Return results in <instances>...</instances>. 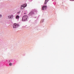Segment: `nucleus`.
I'll return each mask as SVG.
<instances>
[{
	"label": "nucleus",
	"mask_w": 74,
	"mask_h": 74,
	"mask_svg": "<svg viewBox=\"0 0 74 74\" xmlns=\"http://www.w3.org/2000/svg\"><path fill=\"white\" fill-rule=\"evenodd\" d=\"M19 25L16 23H14L13 25V28H16Z\"/></svg>",
	"instance_id": "obj_2"
},
{
	"label": "nucleus",
	"mask_w": 74,
	"mask_h": 74,
	"mask_svg": "<svg viewBox=\"0 0 74 74\" xmlns=\"http://www.w3.org/2000/svg\"><path fill=\"white\" fill-rule=\"evenodd\" d=\"M2 17V15H0V18H1Z\"/></svg>",
	"instance_id": "obj_11"
},
{
	"label": "nucleus",
	"mask_w": 74,
	"mask_h": 74,
	"mask_svg": "<svg viewBox=\"0 0 74 74\" xmlns=\"http://www.w3.org/2000/svg\"><path fill=\"white\" fill-rule=\"evenodd\" d=\"M24 8H23V7H22V6H21V10H23V9Z\"/></svg>",
	"instance_id": "obj_9"
},
{
	"label": "nucleus",
	"mask_w": 74,
	"mask_h": 74,
	"mask_svg": "<svg viewBox=\"0 0 74 74\" xmlns=\"http://www.w3.org/2000/svg\"><path fill=\"white\" fill-rule=\"evenodd\" d=\"M70 1H74V0H70Z\"/></svg>",
	"instance_id": "obj_12"
},
{
	"label": "nucleus",
	"mask_w": 74,
	"mask_h": 74,
	"mask_svg": "<svg viewBox=\"0 0 74 74\" xmlns=\"http://www.w3.org/2000/svg\"><path fill=\"white\" fill-rule=\"evenodd\" d=\"M34 12L33 11H32L29 14V15H32L33 14H34Z\"/></svg>",
	"instance_id": "obj_6"
},
{
	"label": "nucleus",
	"mask_w": 74,
	"mask_h": 74,
	"mask_svg": "<svg viewBox=\"0 0 74 74\" xmlns=\"http://www.w3.org/2000/svg\"><path fill=\"white\" fill-rule=\"evenodd\" d=\"M48 1H49V0H45V5L46 4Z\"/></svg>",
	"instance_id": "obj_7"
},
{
	"label": "nucleus",
	"mask_w": 74,
	"mask_h": 74,
	"mask_svg": "<svg viewBox=\"0 0 74 74\" xmlns=\"http://www.w3.org/2000/svg\"><path fill=\"white\" fill-rule=\"evenodd\" d=\"M19 18V17L17 15L16 16V19H18Z\"/></svg>",
	"instance_id": "obj_8"
},
{
	"label": "nucleus",
	"mask_w": 74,
	"mask_h": 74,
	"mask_svg": "<svg viewBox=\"0 0 74 74\" xmlns=\"http://www.w3.org/2000/svg\"><path fill=\"white\" fill-rule=\"evenodd\" d=\"M9 19H11L13 17V15L10 16H8Z\"/></svg>",
	"instance_id": "obj_5"
},
{
	"label": "nucleus",
	"mask_w": 74,
	"mask_h": 74,
	"mask_svg": "<svg viewBox=\"0 0 74 74\" xmlns=\"http://www.w3.org/2000/svg\"><path fill=\"white\" fill-rule=\"evenodd\" d=\"M27 4L26 3H25V4H24L23 5H21V6L22 7H23L24 8L26 7L27 6Z\"/></svg>",
	"instance_id": "obj_4"
},
{
	"label": "nucleus",
	"mask_w": 74,
	"mask_h": 74,
	"mask_svg": "<svg viewBox=\"0 0 74 74\" xmlns=\"http://www.w3.org/2000/svg\"><path fill=\"white\" fill-rule=\"evenodd\" d=\"M47 8V6H43L42 7V10H44L45 9H46Z\"/></svg>",
	"instance_id": "obj_3"
},
{
	"label": "nucleus",
	"mask_w": 74,
	"mask_h": 74,
	"mask_svg": "<svg viewBox=\"0 0 74 74\" xmlns=\"http://www.w3.org/2000/svg\"><path fill=\"white\" fill-rule=\"evenodd\" d=\"M28 17L27 16H23L22 19V21H25L27 20V19L28 18Z\"/></svg>",
	"instance_id": "obj_1"
},
{
	"label": "nucleus",
	"mask_w": 74,
	"mask_h": 74,
	"mask_svg": "<svg viewBox=\"0 0 74 74\" xmlns=\"http://www.w3.org/2000/svg\"><path fill=\"white\" fill-rule=\"evenodd\" d=\"M24 14H26V13H24Z\"/></svg>",
	"instance_id": "obj_13"
},
{
	"label": "nucleus",
	"mask_w": 74,
	"mask_h": 74,
	"mask_svg": "<svg viewBox=\"0 0 74 74\" xmlns=\"http://www.w3.org/2000/svg\"><path fill=\"white\" fill-rule=\"evenodd\" d=\"M9 65L10 66H11L12 65V63H10L9 64Z\"/></svg>",
	"instance_id": "obj_10"
}]
</instances>
